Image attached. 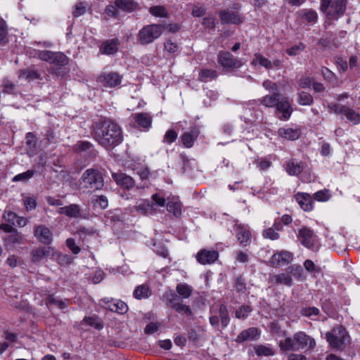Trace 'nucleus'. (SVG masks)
Returning a JSON list of instances; mask_svg holds the SVG:
<instances>
[{
  "label": "nucleus",
  "mask_w": 360,
  "mask_h": 360,
  "mask_svg": "<svg viewBox=\"0 0 360 360\" xmlns=\"http://www.w3.org/2000/svg\"><path fill=\"white\" fill-rule=\"evenodd\" d=\"M295 198L303 210L306 212L312 210L313 200L309 194L307 193H298L295 195Z\"/></svg>",
  "instance_id": "obj_20"
},
{
  "label": "nucleus",
  "mask_w": 360,
  "mask_h": 360,
  "mask_svg": "<svg viewBox=\"0 0 360 360\" xmlns=\"http://www.w3.org/2000/svg\"><path fill=\"white\" fill-rule=\"evenodd\" d=\"M34 235L37 240L45 245H50L53 241L51 231L44 225H39L34 227Z\"/></svg>",
  "instance_id": "obj_12"
},
{
  "label": "nucleus",
  "mask_w": 360,
  "mask_h": 360,
  "mask_svg": "<svg viewBox=\"0 0 360 360\" xmlns=\"http://www.w3.org/2000/svg\"><path fill=\"white\" fill-rule=\"evenodd\" d=\"M20 77L25 79H36L39 77V73L34 70L25 69L20 72Z\"/></svg>",
  "instance_id": "obj_49"
},
{
  "label": "nucleus",
  "mask_w": 360,
  "mask_h": 360,
  "mask_svg": "<svg viewBox=\"0 0 360 360\" xmlns=\"http://www.w3.org/2000/svg\"><path fill=\"white\" fill-rule=\"evenodd\" d=\"M55 249L50 246H44L34 248L31 252V261L34 263L39 262L48 257H54Z\"/></svg>",
  "instance_id": "obj_11"
},
{
  "label": "nucleus",
  "mask_w": 360,
  "mask_h": 360,
  "mask_svg": "<svg viewBox=\"0 0 360 360\" xmlns=\"http://www.w3.org/2000/svg\"><path fill=\"white\" fill-rule=\"evenodd\" d=\"M326 338L331 347L342 349L346 342H349V336L345 328L342 326H337L326 333Z\"/></svg>",
  "instance_id": "obj_5"
},
{
  "label": "nucleus",
  "mask_w": 360,
  "mask_h": 360,
  "mask_svg": "<svg viewBox=\"0 0 360 360\" xmlns=\"http://www.w3.org/2000/svg\"><path fill=\"white\" fill-rule=\"evenodd\" d=\"M108 205V200L105 195H96L94 200V206L98 207L101 209H105Z\"/></svg>",
  "instance_id": "obj_54"
},
{
  "label": "nucleus",
  "mask_w": 360,
  "mask_h": 360,
  "mask_svg": "<svg viewBox=\"0 0 360 360\" xmlns=\"http://www.w3.org/2000/svg\"><path fill=\"white\" fill-rule=\"evenodd\" d=\"M112 179L117 184L127 189L134 187L135 185L134 179L131 176L123 173L113 174Z\"/></svg>",
  "instance_id": "obj_24"
},
{
  "label": "nucleus",
  "mask_w": 360,
  "mask_h": 360,
  "mask_svg": "<svg viewBox=\"0 0 360 360\" xmlns=\"http://www.w3.org/2000/svg\"><path fill=\"white\" fill-rule=\"evenodd\" d=\"M176 291L180 298L187 299L191 295L193 289L186 283H179L176 287Z\"/></svg>",
  "instance_id": "obj_34"
},
{
  "label": "nucleus",
  "mask_w": 360,
  "mask_h": 360,
  "mask_svg": "<svg viewBox=\"0 0 360 360\" xmlns=\"http://www.w3.org/2000/svg\"><path fill=\"white\" fill-rule=\"evenodd\" d=\"M263 236L265 238H269L270 240H277L279 238V233L276 232L274 229L269 228L263 231Z\"/></svg>",
  "instance_id": "obj_60"
},
{
  "label": "nucleus",
  "mask_w": 360,
  "mask_h": 360,
  "mask_svg": "<svg viewBox=\"0 0 360 360\" xmlns=\"http://www.w3.org/2000/svg\"><path fill=\"white\" fill-rule=\"evenodd\" d=\"M167 210L174 214L175 217H181L182 214V204L178 198H167Z\"/></svg>",
  "instance_id": "obj_22"
},
{
  "label": "nucleus",
  "mask_w": 360,
  "mask_h": 360,
  "mask_svg": "<svg viewBox=\"0 0 360 360\" xmlns=\"http://www.w3.org/2000/svg\"><path fill=\"white\" fill-rule=\"evenodd\" d=\"M302 316L310 317L311 316H317L319 314V309L316 307H306L301 311Z\"/></svg>",
  "instance_id": "obj_63"
},
{
  "label": "nucleus",
  "mask_w": 360,
  "mask_h": 360,
  "mask_svg": "<svg viewBox=\"0 0 360 360\" xmlns=\"http://www.w3.org/2000/svg\"><path fill=\"white\" fill-rule=\"evenodd\" d=\"M150 295V291L148 285H139L134 291V296L138 300L145 299Z\"/></svg>",
  "instance_id": "obj_39"
},
{
  "label": "nucleus",
  "mask_w": 360,
  "mask_h": 360,
  "mask_svg": "<svg viewBox=\"0 0 360 360\" xmlns=\"http://www.w3.org/2000/svg\"><path fill=\"white\" fill-rule=\"evenodd\" d=\"M280 136L290 141L297 140L300 138L301 132L298 129L280 128L278 131Z\"/></svg>",
  "instance_id": "obj_26"
},
{
  "label": "nucleus",
  "mask_w": 360,
  "mask_h": 360,
  "mask_svg": "<svg viewBox=\"0 0 360 360\" xmlns=\"http://www.w3.org/2000/svg\"><path fill=\"white\" fill-rule=\"evenodd\" d=\"M46 304L47 306L53 304L60 309H65L69 305V300L67 299L60 300L53 295H49L46 300Z\"/></svg>",
  "instance_id": "obj_33"
},
{
  "label": "nucleus",
  "mask_w": 360,
  "mask_h": 360,
  "mask_svg": "<svg viewBox=\"0 0 360 360\" xmlns=\"http://www.w3.org/2000/svg\"><path fill=\"white\" fill-rule=\"evenodd\" d=\"M8 33L7 23L0 18V45L4 46L8 43Z\"/></svg>",
  "instance_id": "obj_38"
},
{
  "label": "nucleus",
  "mask_w": 360,
  "mask_h": 360,
  "mask_svg": "<svg viewBox=\"0 0 360 360\" xmlns=\"http://www.w3.org/2000/svg\"><path fill=\"white\" fill-rule=\"evenodd\" d=\"M347 0H321V11L328 20H337L346 11Z\"/></svg>",
  "instance_id": "obj_4"
},
{
  "label": "nucleus",
  "mask_w": 360,
  "mask_h": 360,
  "mask_svg": "<svg viewBox=\"0 0 360 360\" xmlns=\"http://www.w3.org/2000/svg\"><path fill=\"white\" fill-rule=\"evenodd\" d=\"M58 213L65 214L69 217L76 218L80 215V207L78 205L71 204L68 206L60 207L58 210Z\"/></svg>",
  "instance_id": "obj_27"
},
{
  "label": "nucleus",
  "mask_w": 360,
  "mask_h": 360,
  "mask_svg": "<svg viewBox=\"0 0 360 360\" xmlns=\"http://www.w3.org/2000/svg\"><path fill=\"white\" fill-rule=\"evenodd\" d=\"M254 350L255 354L258 356H274L275 354V350L273 347L264 345H257L254 347Z\"/></svg>",
  "instance_id": "obj_32"
},
{
  "label": "nucleus",
  "mask_w": 360,
  "mask_h": 360,
  "mask_svg": "<svg viewBox=\"0 0 360 360\" xmlns=\"http://www.w3.org/2000/svg\"><path fill=\"white\" fill-rule=\"evenodd\" d=\"M150 13L157 17H165L167 15L166 9L162 6H155L150 8Z\"/></svg>",
  "instance_id": "obj_57"
},
{
  "label": "nucleus",
  "mask_w": 360,
  "mask_h": 360,
  "mask_svg": "<svg viewBox=\"0 0 360 360\" xmlns=\"http://www.w3.org/2000/svg\"><path fill=\"white\" fill-rule=\"evenodd\" d=\"M122 76L117 72H102L97 77V82L105 87L113 88L120 84Z\"/></svg>",
  "instance_id": "obj_9"
},
{
  "label": "nucleus",
  "mask_w": 360,
  "mask_h": 360,
  "mask_svg": "<svg viewBox=\"0 0 360 360\" xmlns=\"http://www.w3.org/2000/svg\"><path fill=\"white\" fill-rule=\"evenodd\" d=\"M217 73L214 70L203 69L202 70L198 76V80L202 82H207L210 79H214L217 78Z\"/></svg>",
  "instance_id": "obj_40"
},
{
  "label": "nucleus",
  "mask_w": 360,
  "mask_h": 360,
  "mask_svg": "<svg viewBox=\"0 0 360 360\" xmlns=\"http://www.w3.org/2000/svg\"><path fill=\"white\" fill-rule=\"evenodd\" d=\"M219 18L222 24H240L243 22L237 11H221Z\"/></svg>",
  "instance_id": "obj_19"
},
{
  "label": "nucleus",
  "mask_w": 360,
  "mask_h": 360,
  "mask_svg": "<svg viewBox=\"0 0 360 360\" xmlns=\"http://www.w3.org/2000/svg\"><path fill=\"white\" fill-rule=\"evenodd\" d=\"M305 49V45L300 42L297 44H295L290 48L286 49V53L290 56H295L299 55L302 51Z\"/></svg>",
  "instance_id": "obj_51"
},
{
  "label": "nucleus",
  "mask_w": 360,
  "mask_h": 360,
  "mask_svg": "<svg viewBox=\"0 0 360 360\" xmlns=\"http://www.w3.org/2000/svg\"><path fill=\"white\" fill-rule=\"evenodd\" d=\"M53 53L50 51H34L30 53L33 57H37L39 59L51 63Z\"/></svg>",
  "instance_id": "obj_43"
},
{
  "label": "nucleus",
  "mask_w": 360,
  "mask_h": 360,
  "mask_svg": "<svg viewBox=\"0 0 360 360\" xmlns=\"http://www.w3.org/2000/svg\"><path fill=\"white\" fill-rule=\"evenodd\" d=\"M345 105H341L338 103H331L328 105L329 112H334L336 114H343V110L345 109Z\"/></svg>",
  "instance_id": "obj_59"
},
{
  "label": "nucleus",
  "mask_w": 360,
  "mask_h": 360,
  "mask_svg": "<svg viewBox=\"0 0 360 360\" xmlns=\"http://www.w3.org/2000/svg\"><path fill=\"white\" fill-rule=\"evenodd\" d=\"M89 7V4L84 1L78 2L75 6V10L72 12L74 17H79L84 15Z\"/></svg>",
  "instance_id": "obj_48"
},
{
  "label": "nucleus",
  "mask_w": 360,
  "mask_h": 360,
  "mask_svg": "<svg viewBox=\"0 0 360 360\" xmlns=\"http://www.w3.org/2000/svg\"><path fill=\"white\" fill-rule=\"evenodd\" d=\"M292 257L290 252L281 250L274 254L270 262L274 266H281L289 264L292 260Z\"/></svg>",
  "instance_id": "obj_15"
},
{
  "label": "nucleus",
  "mask_w": 360,
  "mask_h": 360,
  "mask_svg": "<svg viewBox=\"0 0 360 360\" xmlns=\"http://www.w3.org/2000/svg\"><path fill=\"white\" fill-rule=\"evenodd\" d=\"M286 172L289 175H298L304 169V165L302 162H298L295 160H290L286 162Z\"/></svg>",
  "instance_id": "obj_28"
},
{
  "label": "nucleus",
  "mask_w": 360,
  "mask_h": 360,
  "mask_svg": "<svg viewBox=\"0 0 360 360\" xmlns=\"http://www.w3.org/2000/svg\"><path fill=\"white\" fill-rule=\"evenodd\" d=\"M342 115H345L347 119L352 122L354 124H358L360 121V115L354 110L347 106L345 107V109L343 110Z\"/></svg>",
  "instance_id": "obj_47"
},
{
  "label": "nucleus",
  "mask_w": 360,
  "mask_h": 360,
  "mask_svg": "<svg viewBox=\"0 0 360 360\" xmlns=\"http://www.w3.org/2000/svg\"><path fill=\"white\" fill-rule=\"evenodd\" d=\"M314 82L313 77H302L298 81V85L300 88L307 89L309 88Z\"/></svg>",
  "instance_id": "obj_61"
},
{
  "label": "nucleus",
  "mask_w": 360,
  "mask_h": 360,
  "mask_svg": "<svg viewBox=\"0 0 360 360\" xmlns=\"http://www.w3.org/2000/svg\"><path fill=\"white\" fill-rule=\"evenodd\" d=\"M136 210L142 214H152L153 211V205L149 201L142 200L138 202Z\"/></svg>",
  "instance_id": "obj_41"
},
{
  "label": "nucleus",
  "mask_w": 360,
  "mask_h": 360,
  "mask_svg": "<svg viewBox=\"0 0 360 360\" xmlns=\"http://www.w3.org/2000/svg\"><path fill=\"white\" fill-rule=\"evenodd\" d=\"M67 63V57L60 53H53L51 63L58 65H64Z\"/></svg>",
  "instance_id": "obj_56"
},
{
  "label": "nucleus",
  "mask_w": 360,
  "mask_h": 360,
  "mask_svg": "<svg viewBox=\"0 0 360 360\" xmlns=\"http://www.w3.org/2000/svg\"><path fill=\"white\" fill-rule=\"evenodd\" d=\"M276 108V111L281 114V116H278V118L283 120H288L293 110L288 98L285 97L278 101Z\"/></svg>",
  "instance_id": "obj_18"
},
{
  "label": "nucleus",
  "mask_w": 360,
  "mask_h": 360,
  "mask_svg": "<svg viewBox=\"0 0 360 360\" xmlns=\"http://www.w3.org/2000/svg\"><path fill=\"white\" fill-rule=\"evenodd\" d=\"M200 134V130L198 126L192 127L190 131L183 133L181 136V141L184 147L187 148L193 147Z\"/></svg>",
  "instance_id": "obj_13"
},
{
  "label": "nucleus",
  "mask_w": 360,
  "mask_h": 360,
  "mask_svg": "<svg viewBox=\"0 0 360 360\" xmlns=\"http://www.w3.org/2000/svg\"><path fill=\"white\" fill-rule=\"evenodd\" d=\"M134 120L139 127L148 129L151 125V117L147 113H137L134 115Z\"/></svg>",
  "instance_id": "obj_30"
},
{
  "label": "nucleus",
  "mask_w": 360,
  "mask_h": 360,
  "mask_svg": "<svg viewBox=\"0 0 360 360\" xmlns=\"http://www.w3.org/2000/svg\"><path fill=\"white\" fill-rule=\"evenodd\" d=\"M270 281L272 283L285 285L288 287L293 284L292 278L288 271L285 273L274 275L271 277Z\"/></svg>",
  "instance_id": "obj_25"
},
{
  "label": "nucleus",
  "mask_w": 360,
  "mask_h": 360,
  "mask_svg": "<svg viewBox=\"0 0 360 360\" xmlns=\"http://www.w3.org/2000/svg\"><path fill=\"white\" fill-rule=\"evenodd\" d=\"M83 322L98 330H100L103 327V324L98 321V319L96 316L85 317L83 319Z\"/></svg>",
  "instance_id": "obj_52"
},
{
  "label": "nucleus",
  "mask_w": 360,
  "mask_h": 360,
  "mask_svg": "<svg viewBox=\"0 0 360 360\" xmlns=\"http://www.w3.org/2000/svg\"><path fill=\"white\" fill-rule=\"evenodd\" d=\"M217 61L221 67L231 71L243 65V63L229 51H219L217 55Z\"/></svg>",
  "instance_id": "obj_8"
},
{
  "label": "nucleus",
  "mask_w": 360,
  "mask_h": 360,
  "mask_svg": "<svg viewBox=\"0 0 360 360\" xmlns=\"http://www.w3.org/2000/svg\"><path fill=\"white\" fill-rule=\"evenodd\" d=\"M330 194L327 189L321 190L314 194V198L317 201L325 202L330 199Z\"/></svg>",
  "instance_id": "obj_53"
},
{
  "label": "nucleus",
  "mask_w": 360,
  "mask_h": 360,
  "mask_svg": "<svg viewBox=\"0 0 360 360\" xmlns=\"http://www.w3.org/2000/svg\"><path fill=\"white\" fill-rule=\"evenodd\" d=\"M234 287L238 292H244L246 289L245 279L242 277H237L234 281Z\"/></svg>",
  "instance_id": "obj_64"
},
{
  "label": "nucleus",
  "mask_w": 360,
  "mask_h": 360,
  "mask_svg": "<svg viewBox=\"0 0 360 360\" xmlns=\"http://www.w3.org/2000/svg\"><path fill=\"white\" fill-rule=\"evenodd\" d=\"M279 94L277 93L265 96L261 99V103L268 108L276 107L279 101Z\"/></svg>",
  "instance_id": "obj_35"
},
{
  "label": "nucleus",
  "mask_w": 360,
  "mask_h": 360,
  "mask_svg": "<svg viewBox=\"0 0 360 360\" xmlns=\"http://www.w3.org/2000/svg\"><path fill=\"white\" fill-rule=\"evenodd\" d=\"M252 65H259L266 70L271 69V60L268 58L264 57L263 56L256 53L255 54V57L252 61Z\"/></svg>",
  "instance_id": "obj_37"
},
{
  "label": "nucleus",
  "mask_w": 360,
  "mask_h": 360,
  "mask_svg": "<svg viewBox=\"0 0 360 360\" xmlns=\"http://www.w3.org/2000/svg\"><path fill=\"white\" fill-rule=\"evenodd\" d=\"M302 18L309 23H315L317 21L318 15L313 10H302L300 11Z\"/></svg>",
  "instance_id": "obj_45"
},
{
  "label": "nucleus",
  "mask_w": 360,
  "mask_h": 360,
  "mask_svg": "<svg viewBox=\"0 0 360 360\" xmlns=\"http://www.w3.org/2000/svg\"><path fill=\"white\" fill-rule=\"evenodd\" d=\"M168 307L172 308L182 315L191 316L192 311L189 306L183 304L180 297L174 291L169 290L163 295Z\"/></svg>",
  "instance_id": "obj_7"
},
{
  "label": "nucleus",
  "mask_w": 360,
  "mask_h": 360,
  "mask_svg": "<svg viewBox=\"0 0 360 360\" xmlns=\"http://www.w3.org/2000/svg\"><path fill=\"white\" fill-rule=\"evenodd\" d=\"M91 134L95 140L106 149L112 148L122 141L120 127L110 120L94 122Z\"/></svg>",
  "instance_id": "obj_1"
},
{
  "label": "nucleus",
  "mask_w": 360,
  "mask_h": 360,
  "mask_svg": "<svg viewBox=\"0 0 360 360\" xmlns=\"http://www.w3.org/2000/svg\"><path fill=\"white\" fill-rule=\"evenodd\" d=\"M236 237L240 245L246 247L251 243V233L248 226L238 224L236 226Z\"/></svg>",
  "instance_id": "obj_16"
},
{
  "label": "nucleus",
  "mask_w": 360,
  "mask_h": 360,
  "mask_svg": "<svg viewBox=\"0 0 360 360\" xmlns=\"http://www.w3.org/2000/svg\"><path fill=\"white\" fill-rule=\"evenodd\" d=\"M218 314L221 328H226L228 326L230 321L227 307L224 304H220L218 309Z\"/></svg>",
  "instance_id": "obj_36"
},
{
  "label": "nucleus",
  "mask_w": 360,
  "mask_h": 360,
  "mask_svg": "<svg viewBox=\"0 0 360 360\" xmlns=\"http://www.w3.org/2000/svg\"><path fill=\"white\" fill-rule=\"evenodd\" d=\"M115 5L124 11H132L137 6L136 3L133 0H115Z\"/></svg>",
  "instance_id": "obj_31"
},
{
  "label": "nucleus",
  "mask_w": 360,
  "mask_h": 360,
  "mask_svg": "<svg viewBox=\"0 0 360 360\" xmlns=\"http://www.w3.org/2000/svg\"><path fill=\"white\" fill-rule=\"evenodd\" d=\"M252 309L250 306L243 305L236 311V317L239 319H246Z\"/></svg>",
  "instance_id": "obj_50"
},
{
  "label": "nucleus",
  "mask_w": 360,
  "mask_h": 360,
  "mask_svg": "<svg viewBox=\"0 0 360 360\" xmlns=\"http://www.w3.org/2000/svg\"><path fill=\"white\" fill-rule=\"evenodd\" d=\"M118 40L117 39H108L102 43L100 52L102 54L111 55L118 51Z\"/></svg>",
  "instance_id": "obj_23"
},
{
  "label": "nucleus",
  "mask_w": 360,
  "mask_h": 360,
  "mask_svg": "<svg viewBox=\"0 0 360 360\" xmlns=\"http://www.w3.org/2000/svg\"><path fill=\"white\" fill-rule=\"evenodd\" d=\"M79 188L84 193H92L101 190L104 186L101 173L96 169H86L79 179Z\"/></svg>",
  "instance_id": "obj_3"
},
{
  "label": "nucleus",
  "mask_w": 360,
  "mask_h": 360,
  "mask_svg": "<svg viewBox=\"0 0 360 360\" xmlns=\"http://www.w3.org/2000/svg\"><path fill=\"white\" fill-rule=\"evenodd\" d=\"M93 148V145L89 142L85 141H78L75 146V148L77 151L82 152V151H90V150Z\"/></svg>",
  "instance_id": "obj_58"
},
{
  "label": "nucleus",
  "mask_w": 360,
  "mask_h": 360,
  "mask_svg": "<svg viewBox=\"0 0 360 360\" xmlns=\"http://www.w3.org/2000/svg\"><path fill=\"white\" fill-rule=\"evenodd\" d=\"M259 337V332L257 328L252 327L247 330H243L237 336L236 341L238 343L248 340H255Z\"/></svg>",
  "instance_id": "obj_21"
},
{
  "label": "nucleus",
  "mask_w": 360,
  "mask_h": 360,
  "mask_svg": "<svg viewBox=\"0 0 360 360\" xmlns=\"http://www.w3.org/2000/svg\"><path fill=\"white\" fill-rule=\"evenodd\" d=\"M297 238L301 244L307 248H311L314 244V232L307 227H303L299 231Z\"/></svg>",
  "instance_id": "obj_17"
},
{
  "label": "nucleus",
  "mask_w": 360,
  "mask_h": 360,
  "mask_svg": "<svg viewBox=\"0 0 360 360\" xmlns=\"http://www.w3.org/2000/svg\"><path fill=\"white\" fill-rule=\"evenodd\" d=\"M101 304L111 311L120 314H124L128 311L127 304L120 300L103 298L101 300Z\"/></svg>",
  "instance_id": "obj_10"
},
{
  "label": "nucleus",
  "mask_w": 360,
  "mask_h": 360,
  "mask_svg": "<svg viewBox=\"0 0 360 360\" xmlns=\"http://www.w3.org/2000/svg\"><path fill=\"white\" fill-rule=\"evenodd\" d=\"M56 259L60 265L65 266L72 262V258L68 255H64L55 250V256L52 257Z\"/></svg>",
  "instance_id": "obj_46"
},
{
  "label": "nucleus",
  "mask_w": 360,
  "mask_h": 360,
  "mask_svg": "<svg viewBox=\"0 0 360 360\" xmlns=\"http://www.w3.org/2000/svg\"><path fill=\"white\" fill-rule=\"evenodd\" d=\"M162 33V27L160 25H148L139 30L137 34V40L143 45L149 44L158 39Z\"/></svg>",
  "instance_id": "obj_6"
},
{
  "label": "nucleus",
  "mask_w": 360,
  "mask_h": 360,
  "mask_svg": "<svg viewBox=\"0 0 360 360\" xmlns=\"http://www.w3.org/2000/svg\"><path fill=\"white\" fill-rule=\"evenodd\" d=\"M281 351H299L306 349L311 351L316 347L315 340L302 331L294 334L292 338H286L279 342Z\"/></svg>",
  "instance_id": "obj_2"
},
{
  "label": "nucleus",
  "mask_w": 360,
  "mask_h": 360,
  "mask_svg": "<svg viewBox=\"0 0 360 360\" xmlns=\"http://www.w3.org/2000/svg\"><path fill=\"white\" fill-rule=\"evenodd\" d=\"M35 174V171L32 169H29L25 172L18 174L13 176L12 179L13 182L22 181L26 182L31 178L34 176Z\"/></svg>",
  "instance_id": "obj_44"
},
{
  "label": "nucleus",
  "mask_w": 360,
  "mask_h": 360,
  "mask_svg": "<svg viewBox=\"0 0 360 360\" xmlns=\"http://www.w3.org/2000/svg\"><path fill=\"white\" fill-rule=\"evenodd\" d=\"M177 136V132H176L174 129H169L166 131L163 137V142L169 145L176 140Z\"/></svg>",
  "instance_id": "obj_55"
},
{
  "label": "nucleus",
  "mask_w": 360,
  "mask_h": 360,
  "mask_svg": "<svg viewBox=\"0 0 360 360\" xmlns=\"http://www.w3.org/2000/svg\"><path fill=\"white\" fill-rule=\"evenodd\" d=\"M67 247L71 250V252L77 255L81 251V248L76 245L75 241L73 238H68L65 241Z\"/></svg>",
  "instance_id": "obj_62"
},
{
  "label": "nucleus",
  "mask_w": 360,
  "mask_h": 360,
  "mask_svg": "<svg viewBox=\"0 0 360 360\" xmlns=\"http://www.w3.org/2000/svg\"><path fill=\"white\" fill-rule=\"evenodd\" d=\"M314 102L312 96L307 92L301 91L298 94L297 103L301 105H311Z\"/></svg>",
  "instance_id": "obj_42"
},
{
  "label": "nucleus",
  "mask_w": 360,
  "mask_h": 360,
  "mask_svg": "<svg viewBox=\"0 0 360 360\" xmlns=\"http://www.w3.org/2000/svg\"><path fill=\"white\" fill-rule=\"evenodd\" d=\"M219 257V253L216 250H201L196 255L197 261L203 265L214 263Z\"/></svg>",
  "instance_id": "obj_14"
},
{
  "label": "nucleus",
  "mask_w": 360,
  "mask_h": 360,
  "mask_svg": "<svg viewBox=\"0 0 360 360\" xmlns=\"http://www.w3.org/2000/svg\"><path fill=\"white\" fill-rule=\"evenodd\" d=\"M287 271L291 276H294L299 281H305L307 280V275L300 265H292L288 268Z\"/></svg>",
  "instance_id": "obj_29"
}]
</instances>
